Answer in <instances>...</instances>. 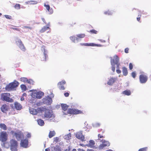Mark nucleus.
Listing matches in <instances>:
<instances>
[{
  "instance_id": "f257e3e1",
  "label": "nucleus",
  "mask_w": 151,
  "mask_h": 151,
  "mask_svg": "<svg viewBox=\"0 0 151 151\" xmlns=\"http://www.w3.org/2000/svg\"><path fill=\"white\" fill-rule=\"evenodd\" d=\"M19 83L16 81H14L13 82L10 83L5 87L6 90L8 91H10L16 90V88L18 86Z\"/></svg>"
},
{
  "instance_id": "f03ea898",
  "label": "nucleus",
  "mask_w": 151,
  "mask_h": 151,
  "mask_svg": "<svg viewBox=\"0 0 151 151\" xmlns=\"http://www.w3.org/2000/svg\"><path fill=\"white\" fill-rule=\"evenodd\" d=\"M19 83L16 81H14L13 82L10 83L5 87L6 90L8 91H10L16 90V88L18 86Z\"/></svg>"
},
{
  "instance_id": "7ed1b4c3",
  "label": "nucleus",
  "mask_w": 151,
  "mask_h": 151,
  "mask_svg": "<svg viewBox=\"0 0 151 151\" xmlns=\"http://www.w3.org/2000/svg\"><path fill=\"white\" fill-rule=\"evenodd\" d=\"M10 94L9 93H2L1 95V99L4 101L10 103L13 102L14 100L10 98Z\"/></svg>"
},
{
  "instance_id": "20e7f679",
  "label": "nucleus",
  "mask_w": 151,
  "mask_h": 151,
  "mask_svg": "<svg viewBox=\"0 0 151 151\" xmlns=\"http://www.w3.org/2000/svg\"><path fill=\"white\" fill-rule=\"evenodd\" d=\"M10 149L12 151H17V146L18 143L17 141L14 139H12L10 140Z\"/></svg>"
},
{
  "instance_id": "39448f33",
  "label": "nucleus",
  "mask_w": 151,
  "mask_h": 151,
  "mask_svg": "<svg viewBox=\"0 0 151 151\" xmlns=\"http://www.w3.org/2000/svg\"><path fill=\"white\" fill-rule=\"evenodd\" d=\"M83 112L82 111L74 109H69L67 111V113H64L65 115H67L68 114H82Z\"/></svg>"
},
{
  "instance_id": "423d86ee",
  "label": "nucleus",
  "mask_w": 151,
  "mask_h": 151,
  "mask_svg": "<svg viewBox=\"0 0 151 151\" xmlns=\"http://www.w3.org/2000/svg\"><path fill=\"white\" fill-rule=\"evenodd\" d=\"M45 46H43L42 47V50L43 52V54L40 57L41 60L42 61H46L48 58L47 55V52L45 49Z\"/></svg>"
},
{
  "instance_id": "0eeeda50",
  "label": "nucleus",
  "mask_w": 151,
  "mask_h": 151,
  "mask_svg": "<svg viewBox=\"0 0 151 151\" xmlns=\"http://www.w3.org/2000/svg\"><path fill=\"white\" fill-rule=\"evenodd\" d=\"M139 80L141 83H146L148 79L147 76L144 73H142L139 76Z\"/></svg>"
},
{
  "instance_id": "6e6552de",
  "label": "nucleus",
  "mask_w": 151,
  "mask_h": 151,
  "mask_svg": "<svg viewBox=\"0 0 151 151\" xmlns=\"http://www.w3.org/2000/svg\"><path fill=\"white\" fill-rule=\"evenodd\" d=\"M44 117L46 118H52V119L50 120V121H54L55 120V116L53 115L50 111V110L48 109H47L45 111L44 114Z\"/></svg>"
},
{
  "instance_id": "1a4fd4ad",
  "label": "nucleus",
  "mask_w": 151,
  "mask_h": 151,
  "mask_svg": "<svg viewBox=\"0 0 151 151\" xmlns=\"http://www.w3.org/2000/svg\"><path fill=\"white\" fill-rule=\"evenodd\" d=\"M43 93L42 92H37L32 93V96L34 98H36L40 99L42 98V96L43 95Z\"/></svg>"
},
{
  "instance_id": "9d476101",
  "label": "nucleus",
  "mask_w": 151,
  "mask_h": 151,
  "mask_svg": "<svg viewBox=\"0 0 151 151\" xmlns=\"http://www.w3.org/2000/svg\"><path fill=\"white\" fill-rule=\"evenodd\" d=\"M7 136L6 132H1L0 135V140L2 142L6 141L7 140Z\"/></svg>"
},
{
  "instance_id": "9b49d317",
  "label": "nucleus",
  "mask_w": 151,
  "mask_h": 151,
  "mask_svg": "<svg viewBox=\"0 0 151 151\" xmlns=\"http://www.w3.org/2000/svg\"><path fill=\"white\" fill-rule=\"evenodd\" d=\"M80 45L81 46H97L103 47V45L101 44H96L94 43H81Z\"/></svg>"
},
{
  "instance_id": "f8f14e48",
  "label": "nucleus",
  "mask_w": 151,
  "mask_h": 151,
  "mask_svg": "<svg viewBox=\"0 0 151 151\" xmlns=\"http://www.w3.org/2000/svg\"><path fill=\"white\" fill-rule=\"evenodd\" d=\"M110 145L109 142L107 141L104 140L102 144H101L99 147V149L101 150L106 146H109Z\"/></svg>"
},
{
  "instance_id": "ddd939ff",
  "label": "nucleus",
  "mask_w": 151,
  "mask_h": 151,
  "mask_svg": "<svg viewBox=\"0 0 151 151\" xmlns=\"http://www.w3.org/2000/svg\"><path fill=\"white\" fill-rule=\"evenodd\" d=\"M119 58L116 55H114V56L113 58H111V65H114V64H117L119 63Z\"/></svg>"
},
{
  "instance_id": "4468645a",
  "label": "nucleus",
  "mask_w": 151,
  "mask_h": 151,
  "mask_svg": "<svg viewBox=\"0 0 151 151\" xmlns=\"http://www.w3.org/2000/svg\"><path fill=\"white\" fill-rule=\"evenodd\" d=\"M16 43L17 45L19 46V47L21 50L24 51H25V48L20 40H18L17 41H16Z\"/></svg>"
},
{
  "instance_id": "2eb2a0df",
  "label": "nucleus",
  "mask_w": 151,
  "mask_h": 151,
  "mask_svg": "<svg viewBox=\"0 0 151 151\" xmlns=\"http://www.w3.org/2000/svg\"><path fill=\"white\" fill-rule=\"evenodd\" d=\"M65 83L66 82L65 80H62L58 83V87L60 90H64L65 89L64 85L65 84Z\"/></svg>"
},
{
  "instance_id": "dca6fc26",
  "label": "nucleus",
  "mask_w": 151,
  "mask_h": 151,
  "mask_svg": "<svg viewBox=\"0 0 151 151\" xmlns=\"http://www.w3.org/2000/svg\"><path fill=\"white\" fill-rule=\"evenodd\" d=\"M0 109L3 112L6 113L9 109V106L6 104H4L1 107Z\"/></svg>"
},
{
  "instance_id": "f3484780",
  "label": "nucleus",
  "mask_w": 151,
  "mask_h": 151,
  "mask_svg": "<svg viewBox=\"0 0 151 151\" xmlns=\"http://www.w3.org/2000/svg\"><path fill=\"white\" fill-rule=\"evenodd\" d=\"M76 137L80 140L84 141H85V137L81 132H77L76 135Z\"/></svg>"
},
{
  "instance_id": "a211bd4d",
  "label": "nucleus",
  "mask_w": 151,
  "mask_h": 151,
  "mask_svg": "<svg viewBox=\"0 0 151 151\" xmlns=\"http://www.w3.org/2000/svg\"><path fill=\"white\" fill-rule=\"evenodd\" d=\"M52 100L51 97L48 96L45 98L43 100L44 103L45 104L50 105L52 102Z\"/></svg>"
},
{
  "instance_id": "6ab92c4d",
  "label": "nucleus",
  "mask_w": 151,
  "mask_h": 151,
  "mask_svg": "<svg viewBox=\"0 0 151 151\" xmlns=\"http://www.w3.org/2000/svg\"><path fill=\"white\" fill-rule=\"evenodd\" d=\"M21 146L24 148H27L28 145V141L27 139L22 140L20 143Z\"/></svg>"
},
{
  "instance_id": "aec40b11",
  "label": "nucleus",
  "mask_w": 151,
  "mask_h": 151,
  "mask_svg": "<svg viewBox=\"0 0 151 151\" xmlns=\"http://www.w3.org/2000/svg\"><path fill=\"white\" fill-rule=\"evenodd\" d=\"M14 134L16 139L18 140L21 139L23 137V133L20 132H15Z\"/></svg>"
},
{
  "instance_id": "412c9836",
  "label": "nucleus",
  "mask_w": 151,
  "mask_h": 151,
  "mask_svg": "<svg viewBox=\"0 0 151 151\" xmlns=\"http://www.w3.org/2000/svg\"><path fill=\"white\" fill-rule=\"evenodd\" d=\"M14 109L18 110H21L22 108V106L19 103L17 102H15L14 103Z\"/></svg>"
},
{
  "instance_id": "4be33fe9",
  "label": "nucleus",
  "mask_w": 151,
  "mask_h": 151,
  "mask_svg": "<svg viewBox=\"0 0 151 151\" xmlns=\"http://www.w3.org/2000/svg\"><path fill=\"white\" fill-rule=\"evenodd\" d=\"M116 80V78H111L109 79L107 84L108 85H111L115 82Z\"/></svg>"
},
{
  "instance_id": "5701e85b",
  "label": "nucleus",
  "mask_w": 151,
  "mask_h": 151,
  "mask_svg": "<svg viewBox=\"0 0 151 151\" xmlns=\"http://www.w3.org/2000/svg\"><path fill=\"white\" fill-rule=\"evenodd\" d=\"M37 109L38 113H42L44 111L45 112V111L46 109V108L42 106L38 108Z\"/></svg>"
},
{
  "instance_id": "b1692460",
  "label": "nucleus",
  "mask_w": 151,
  "mask_h": 151,
  "mask_svg": "<svg viewBox=\"0 0 151 151\" xmlns=\"http://www.w3.org/2000/svg\"><path fill=\"white\" fill-rule=\"evenodd\" d=\"M29 111L30 113L33 115H36L38 113L37 109H29Z\"/></svg>"
},
{
  "instance_id": "393cba45",
  "label": "nucleus",
  "mask_w": 151,
  "mask_h": 151,
  "mask_svg": "<svg viewBox=\"0 0 151 151\" xmlns=\"http://www.w3.org/2000/svg\"><path fill=\"white\" fill-rule=\"evenodd\" d=\"M61 106L62 109L64 111L67 110L68 107V106L65 104H61Z\"/></svg>"
},
{
  "instance_id": "a878e982",
  "label": "nucleus",
  "mask_w": 151,
  "mask_h": 151,
  "mask_svg": "<svg viewBox=\"0 0 151 151\" xmlns=\"http://www.w3.org/2000/svg\"><path fill=\"white\" fill-rule=\"evenodd\" d=\"M50 28L48 27L44 26L40 30V33H43L48 29H49Z\"/></svg>"
},
{
  "instance_id": "bb28decb",
  "label": "nucleus",
  "mask_w": 151,
  "mask_h": 151,
  "mask_svg": "<svg viewBox=\"0 0 151 151\" xmlns=\"http://www.w3.org/2000/svg\"><path fill=\"white\" fill-rule=\"evenodd\" d=\"M122 72L124 76H126L128 73L127 69L125 67H122Z\"/></svg>"
},
{
  "instance_id": "cd10ccee",
  "label": "nucleus",
  "mask_w": 151,
  "mask_h": 151,
  "mask_svg": "<svg viewBox=\"0 0 151 151\" xmlns=\"http://www.w3.org/2000/svg\"><path fill=\"white\" fill-rule=\"evenodd\" d=\"M37 122L38 124L41 126H43L45 124L43 120L41 119H37Z\"/></svg>"
},
{
  "instance_id": "c85d7f7f",
  "label": "nucleus",
  "mask_w": 151,
  "mask_h": 151,
  "mask_svg": "<svg viewBox=\"0 0 151 151\" xmlns=\"http://www.w3.org/2000/svg\"><path fill=\"white\" fill-rule=\"evenodd\" d=\"M55 132L54 131H50L49 134V137L51 138L55 135Z\"/></svg>"
},
{
  "instance_id": "c756f323",
  "label": "nucleus",
  "mask_w": 151,
  "mask_h": 151,
  "mask_svg": "<svg viewBox=\"0 0 151 151\" xmlns=\"http://www.w3.org/2000/svg\"><path fill=\"white\" fill-rule=\"evenodd\" d=\"M1 145L2 147L7 149L9 148L10 146L9 143L8 142L4 143Z\"/></svg>"
},
{
  "instance_id": "7c9ffc66",
  "label": "nucleus",
  "mask_w": 151,
  "mask_h": 151,
  "mask_svg": "<svg viewBox=\"0 0 151 151\" xmlns=\"http://www.w3.org/2000/svg\"><path fill=\"white\" fill-rule=\"evenodd\" d=\"M0 127L4 130H6L7 127L6 125L4 124L1 123L0 124Z\"/></svg>"
},
{
  "instance_id": "2f4dec72",
  "label": "nucleus",
  "mask_w": 151,
  "mask_h": 151,
  "mask_svg": "<svg viewBox=\"0 0 151 151\" xmlns=\"http://www.w3.org/2000/svg\"><path fill=\"white\" fill-rule=\"evenodd\" d=\"M123 94L125 95L129 96L130 95L131 93L129 90H125L123 91Z\"/></svg>"
},
{
  "instance_id": "473e14b6",
  "label": "nucleus",
  "mask_w": 151,
  "mask_h": 151,
  "mask_svg": "<svg viewBox=\"0 0 151 151\" xmlns=\"http://www.w3.org/2000/svg\"><path fill=\"white\" fill-rule=\"evenodd\" d=\"M94 141L92 140H91L89 141V146L91 147L93 146L95 144Z\"/></svg>"
},
{
  "instance_id": "72a5a7b5",
  "label": "nucleus",
  "mask_w": 151,
  "mask_h": 151,
  "mask_svg": "<svg viewBox=\"0 0 151 151\" xmlns=\"http://www.w3.org/2000/svg\"><path fill=\"white\" fill-rule=\"evenodd\" d=\"M76 36L79 38H83L85 36V35L84 34H79Z\"/></svg>"
},
{
  "instance_id": "f704fd0d",
  "label": "nucleus",
  "mask_w": 151,
  "mask_h": 151,
  "mask_svg": "<svg viewBox=\"0 0 151 151\" xmlns=\"http://www.w3.org/2000/svg\"><path fill=\"white\" fill-rule=\"evenodd\" d=\"M28 3L30 4H36L37 2L35 1H28Z\"/></svg>"
},
{
  "instance_id": "c9c22d12",
  "label": "nucleus",
  "mask_w": 151,
  "mask_h": 151,
  "mask_svg": "<svg viewBox=\"0 0 151 151\" xmlns=\"http://www.w3.org/2000/svg\"><path fill=\"white\" fill-rule=\"evenodd\" d=\"M20 5L19 4H16L14 6V8L17 9H20Z\"/></svg>"
},
{
  "instance_id": "e433bc0d",
  "label": "nucleus",
  "mask_w": 151,
  "mask_h": 151,
  "mask_svg": "<svg viewBox=\"0 0 151 151\" xmlns=\"http://www.w3.org/2000/svg\"><path fill=\"white\" fill-rule=\"evenodd\" d=\"M147 147H145L139 149L138 151H147Z\"/></svg>"
},
{
  "instance_id": "4c0bfd02",
  "label": "nucleus",
  "mask_w": 151,
  "mask_h": 151,
  "mask_svg": "<svg viewBox=\"0 0 151 151\" xmlns=\"http://www.w3.org/2000/svg\"><path fill=\"white\" fill-rule=\"evenodd\" d=\"M21 87L22 89L24 91H25L26 90V86L22 84L21 85Z\"/></svg>"
},
{
  "instance_id": "58836bf2",
  "label": "nucleus",
  "mask_w": 151,
  "mask_h": 151,
  "mask_svg": "<svg viewBox=\"0 0 151 151\" xmlns=\"http://www.w3.org/2000/svg\"><path fill=\"white\" fill-rule=\"evenodd\" d=\"M90 32L92 34H96L97 33V31L94 29H92L90 30Z\"/></svg>"
},
{
  "instance_id": "ea45409f",
  "label": "nucleus",
  "mask_w": 151,
  "mask_h": 151,
  "mask_svg": "<svg viewBox=\"0 0 151 151\" xmlns=\"http://www.w3.org/2000/svg\"><path fill=\"white\" fill-rule=\"evenodd\" d=\"M71 134L70 133H69L68 134L66 135L65 138L67 140H69L70 139H71Z\"/></svg>"
},
{
  "instance_id": "a19ab883",
  "label": "nucleus",
  "mask_w": 151,
  "mask_h": 151,
  "mask_svg": "<svg viewBox=\"0 0 151 151\" xmlns=\"http://www.w3.org/2000/svg\"><path fill=\"white\" fill-rule=\"evenodd\" d=\"M70 39L74 42H75V40L76 37L74 36H71L70 37ZM76 39H77V38L76 37Z\"/></svg>"
},
{
  "instance_id": "79ce46f5",
  "label": "nucleus",
  "mask_w": 151,
  "mask_h": 151,
  "mask_svg": "<svg viewBox=\"0 0 151 151\" xmlns=\"http://www.w3.org/2000/svg\"><path fill=\"white\" fill-rule=\"evenodd\" d=\"M136 75V74L135 72H133L132 73L131 76L133 78H135Z\"/></svg>"
},
{
  "instance_id": "37998d69",
  "label": "nucleus",
  "mask_w": 151,
  "mask_h": 151,
  "mask_svg": "<svg viewBox=\"0 0 151 151\" xmlns=\"http://www.w3.org/2000/svg\"><path fill=\"white\" fill-rule=\"evenodd\" d=\"M47 10L49 12V14H51L53 13V11L52 8H50L49 9H48Z\"/></svg>"
},
{
  "instance_id": "c03bdc74",
  "label": "nucleus",
  "mask_w": 151,
  "mask_h": 151,
  "mask_svg": "<svg viewBox=\"0 0 151 151\" xmlns=\"http://www.w3.org/2000/svg\"><path fill=\"white\" fill-rule=\"evenodd\" d=\"M44 6L46 7L47 10L48 9H49L50 8V6L49 5H46V4H45L44 5Z\"/></svg>"
},
{
  "instance_id": "a18cd8bd",
  "label": "nucleus",
  "mask_w": 151,
  "mask_h": 151,
  "mask_svg": "<svg viewBox=\"0 0 151 151\" xmlns=\"http://www.w3.org/2000/svg\"><path fill=\"white\" fill-rule=\"evenodd\" d=\"M21 79L22 81L24 82H25L27 81V79L25 78H21Z\"/></svg>"
},
{
  "instance_id": "49530a36",
  "label": "nucleus",
  "mask_w": 151,
  "mask_h": 151,
  "mask_svg": "<svg viewBox=\"0 0 151 151\" xmlns=\"http://www.w3.org/2000/svg\"><path fill=\"white\" fill-rule=\"evenodd\" d=\"M133 66L132 64V63H130L129 65V69L130 70H132L133 68Z\"/></svg>"
},
{
  "instance_id": "de8ad7c7",
  "label": "nucleus",
  "mask_w": 151,
  "mask_h": 151,
  "mask_svg": "<svg viewBox=\"0 0 151 151\" xmlns=\"http://www.w3.org/2000/svg\"><path fill=\"white\" fill-rule=\"evenodd\" d=\"M98 137L99 138H102L105 137V136H104L102 134H98Z\"/></svg>"
},
{
  "instance_id": "09e8293b",
  "label": "nucleus",
  "mask_w": 151,
  "mask_h": 151,
  "mask_svg": "<svg viewBox=\"0 0 151 151\" xmlns=\"http://www.w3.org/2000/svg\"><path fill=\"white\" fill-rule=\"evenodd\" d=\"M11 29L14 30H17L18 31H20V29H19V28H16V27H12L11 28Z\"/></svg>"
},
{
  "instance_id": "8fccbe9b",
  "label": "nucleus",
  "mask_w": 151,
  "mask_h": 151,
  "mask_svg": "<svg viewBox=\"0 0 151 151\" xmlns=\"http://www.w3.org/2000/svg\"><path fill=\"white\" fill-rule=\"evenodd\" d=\"M111 69L112 70L113 72H114L115 71V67L114 65H111Z\"/></svg>"
},
{
  "instance_id": "3c124183",
  "label": "nucleus",
  "mask_w": 151,
  "mask_h": 151,
  "mask_svg": "<svg viewBox=\"0 0 151 151\" xmlns=\"http://www.w3.org/2000/svg\"><path fill=\"white\" fill-rule=\"evenodd\" d=\"M104 13L108 15H110L111 14V12L109 11L107 12H104Z\"/></svg>"
},
{
  "instance_id": "603ef678",
  "label": "nucleus",
  "mask_w": 151,
  "mask_h": 151,
  "mask_svg": "<svg viewBox=\"0 0 151 151\" xmlns=\"http://www.w3.org/2000/svg\"><path fill=\"white\" fill-rule=\"evenodd\" d=\"M55 151H62L60 149V148L59 147H56L55 149Z\"/></svg>"
},
{
  "instance_id": "864d4df0",
  "label": "nucleus",
  "mask_w": 151,
  "mask_h": 151,
  "mask_svg": "<svg viewBox=\"0 0 151 151\" xmlns=\"http://www.w3.org/2000/svg\"><path fill=\"white\" fill-rule=\"evenodd\" d=\"M141 17V15H138V17L137 18V20L138 22H140Z\"/></svg>"
},
{
  "instance_id": "5fc2aeb1",
  "label": "nucleus",
  "mask_w": 151,
  "mask_h": 151,
  "mask_svg": "<svg viewBox=\"0 0 151 151\" xmlns=\"http://www.w3.org/2000/svg\"><path fill=\"white\" fill-rule=\"evenodd\" d=\"M5 17L6 18L8 19H10L11 18V17L9 15H5Z\"/></svg>"
},
{
  "instance_id": "6e6d98bb",
  "label": "nucleus",
  "mask_w": 151,
  "mask_h": 151,
  "mask_svg": "<svg viewBox=\"0 0 151 151\" xmlns=\"http://www.w3.org/2000/svg\"><path fill=\"white\" fill-rule=\"evenodd\" d=\"M69 94L68 92H65L64 93V96L66 97H68L69 96Z\"/></svg>"
},
{
  "instance_id": "4d7b16f0",
  "label": "nucleus",
  "mask_w": 151,
  "mask_h": 151,
  "mask_svg": "<svg viewBox=\"0 0 151 151\" xmlns=\"http://www.w3.org/2000/svg\"><path fill=\"white\" fill-rule=\"evenodd\" d=\"M129 49L128 48H126L124 50L125 52L127 53H128L129 52Z\"/></svg>"
},
{
  "instance_id": "13d9d810",
  "label": "nucleus",
  "mask_w": 151,
  "mask_h": 151,
  "mask_svg": "<svg viewBox=\"0 0 151 151\" xmlns=\"http://www.w3.org/2000/svg\"><path fill=\"white\" fill-rule=\"evenodd\" d=\"M31 137L30 133H28L27 135V138H30Z\"/></svg>"
},
{
  "instance_id": "bf43d9fd",
  "label": "nucleus",
  "mask_w": 151,
  "mask_h": 151,
  "mask_svg": "<svg viewBox=\"0 0 151 151\" xmlns=\"http://www.w3.org/2000/svg\"><path fill=\"white\" fill-rule=\"evenodd\" d=\"M116 72L118 74L120 73L121 72V70H119V69H117L116 70Z\"/></svg>"
},
{
  "instance_id": "052dcab7",
  "label": "nucleus",
  "mask_w": 151,
  "mask_h": 151,
  "mask_svg": "<svg viewBox=\"0 0 151 151\" xmlns=\"http://www.w3.org/2000/svg\"><path fill=\"white\" fill-rule=\"evenodd\" d=\"M24 28H28V29H32V28L31 27H28V26H24Z\"/></svg>"
},
{
  "instance_id": "680f3d73",
  "label": "nucleus",
  "mask_w": 151,
  "mask_h": 151,
  "mask_svg": "<svg viewBox=\"0 0 151 151\" xmlns=\"http://www.w3.org/2000/svg\"><path fill=\"white\" fill-rule=\"evenodd\" d=\"M116 64L117 65V67H116L117 69H119L120 64L118 63L117 64Z\"/></svg>"
},
{
  "instance_id": "e2e57ef3",
  "label": "nucleus",
  "mask_w": 151,
  "mask_h": 151,
  "mask_svg": "<svg viewBox=\"0 0 151 151\" xmlns=\"http://www.w3.org/2000/svg\"><path fill=\"white\" fill-rule=\"evenodd\" d=\"M98 40L101 42H106V41L105 40L101 39L99 40Z\"/></svg>"
},
{
  "instance_id": "0e129e2a",
  "label": "nucleus",
  "mask_w": 151,
  "mask_h": 151,
  "mask_svg": "<svg viewBox=\"0 0 151 151\" xmlns=\"http://www.w3.org/2000/svg\"><path fill=\"white\" fill-rule=\"evenodd\" d=\"M42 21H43V22L44 23H45V24L46 23V21H45V19L44 18H42Z\"/></svg>"
},
{
  "instance_id": "69168bd1",
  "label": "nucleus",
  "mask_w": 151,
  "mask_h": 151,
  "mask_svg": "<svg viewBox=\"0 0 151 151\" xmlns=\"http://www.w3.org/2000/svg\"><path fill=\"white\" fill-rule=\"evenodd\" d=\"M24 96H21V99H20V100L21 101H23V100H24Z\"/></svg>"
},
{
  "instance_id": "338daca9",
  "label": "nucleus",
  "mask_w": 151,
  "mask_h": 151,
  "mask_svg": "<svg viewBox=\"0 0 151 151\" xmlns=\"http://www.w3.org/2000/svg\"><path fill=\"white\" fill-rule=\"evenodd\" d=\"M27 94L26 93H24L22 95V96H25V97H26L27 96Z\"/></svg>"
},
{
  "instance_id": "774afa93",
  "label": "nucleus",
  "mask_w": 151,
  "mask_h": 151,
  "mask_svg": "<svg viewBox=\"0 0 151 151\" xmlns=\"http://www.w3.org/2000/svg\"><path fill=\"white\" fill-rule=\"evenodd\" d=\"M78 151H85L84 150L79 149H78Z\"/></svg>"
}]
</instances>
